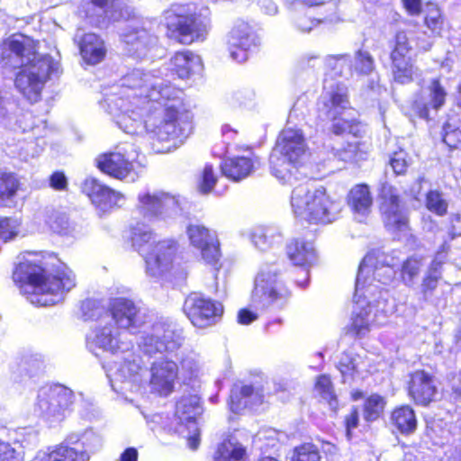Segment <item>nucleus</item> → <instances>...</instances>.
Returning <instances> with one entry per match:
<instances>
[{"mask_svg":"<svg viewBox=\"0 0 461 461\" xmlns=\"http://www.w3.org/2000/svg\"><path fill=\"white\" fill-rule=\"evenodd\" d=\"M50 186L56 191H64L68 187V178L61 171H56L50 176Z\"/></svg>","mask_w":461,"mask_h":461,"instance_id":"nucleus-62","label":"nucleus"},{"mask_svg":"<svg viewBox=\"0 0 461 461\" xmlns=\"http://www.w3.org/2000/svg\"><path fill=\"white\" fill-rule=\"evenodd\" d=\"M307 144L303 131L292 127L285 128L279 134L271 152L274 167L282 166V157L301 165L306 156Z\"/></svg>","mask_w":461,"mask_h":461,"instance_id":"nucleus-14","label":"nucleus"},{"mask_svg":"<svg viewBox=\"0 0 461 461\" xmlns=\"http://www.w3.org/2000/svg\"><path fill=\"white\" fill-rule=\"evenodd\" d=\"M384 407V399L376 394L371 395L365 403V419L368 421L376 420Z\"/></svg>","mask_w":461,"mask_h":461,"instance_id":"nucleus-53","label":"nucleus"},{"mask_svg":"<svg viewBox=\"0 0 461 461\" xmlns=\"http://www.w3.org/2000/svg\"><path fill=\"white\" fill-rule=\"evenodd\" d=\"M138 200L140 212L150 219L172 220L181 216L183 212L179 196L162 191L140 194Z\"/></svg>","mask_w":461,"mask_h":461,"instance_id":"nucleus-9","label":"nucleus"},{"mask_svg":"<svg viewBox=\"0 0 461 461\" xmlns=\"http://www.w3.org/2000/svg\"><path fill=\"white\" fill-rule=\"evenodd\" d=\"M423 266V260L419 257H410L402 262L400 278L404 285L412 287L416 284Z\"/></svg>","mask_w":461,"mask_h":461,"instance_id":"nucleus-41","label":"nucleus"},{"mask_svg":"<svg viewBox=\"0 0 461 461\" xmlns=\"http://www.w3.org/2000/svg\"><path fill=\"white\" fill-rule=\"evenodd\" d=\"M21 292L36 306L54 305L63 300L64 294L76 286V276L67 266L53 273L46 270L35 259L20 261L13 273Z\"/></svg>","mask_w":461,"mask_h":461,"instance_id":"nucleus-4","label":"nucleus"},{"mask_svg":"<svg viewBox=\"0 0 461 461\" xmlns=\"http://www.w3.org/2000/svg\"><path fill=\"white\" fill-rule=\"evenodd\" d=\"M1 62L3 67L21 68L15 77L14 86L31 103L41 99L50 75L58 67L50 55L39 54L34 42L23 35L9 39L3 50Z\"/></svg>","mask_w":461,"mask_h":461,"instance_id":"nucleus-3","label":"nucleus"},{"mask_svg":"<svg viewBox=\"0 0 461 461\" xmlns=\"http://www.w3.org/2000/svg\"><path fill=\"white\" fill-rule=\"evenodd\" d=\"M288 258L295 266H311L317 258L312 243L303 240H292L286 246Z\"/></svg>","mask_w":461,"mask_h":461,"instance_id":"nucleus-32","label":"nucleus"},{"mask_svg":"<svg viewBox=\"0 0 461 461\" xmlns=\"http://www.w3.org/2000/svg\"><path fill=\"white\" fill-rule=\"evenodd\" d=\"M42 367V361L37 355H24L12 366L14 381L21 382L34 375Z\"/></svg>","mask_w":461,"mask_h":461,"instance_id":"nucleus-37","label":"nucleus"},{"mask_svg":"<svg viewBox=\"0 0 461 461\" xmlns=\"http://www.w3.org/2000/svg\"><path fill=\"white\" fill-rule=\"evenodd\" d=\"M186 233L190 243L200 250L203 259L207 264L216 267L221 258L216 233L199 224L189 225Z\"/></svg>","mask_w":461,"mask_h":461,"instance_id":"nucleus-20","label":"nucleus"},{"mask_svg":"<svg viewBox=\"0 0 461 461\" xmlns=\"http://www.w3.org/2000/svg\"><path fill=\"white\" fill-rule=\"evenodd\" d=\"M380 211L385 227L392 231L406 230L408 219L400 205L397 190L388 184H384L380 191Z\"/></svg>","mask_w":461,"mask_h":461,"instance_id":"nucleus-18","label":"nucleus"},{"mask_svg":"<svg viewBox=\"0 0 461 461\" xmlns=\"http://www.w3.org/2000/svg\"><path fill=\"white\" fill-rule=\"evenodd\" d=\"M246 450L236 438L224 440L218 447L216 461H245Z\"/></svg>","mask_w":461,"mask_h":461,"instance_id":"nucleus-40","label":"nucleus"},{"mask_svg":"<svg viewBox=\"0 0 461 461\" xmlns=\"http://www.w3.org/2000/svg\"><path fill=\"white\" fill-rule=\"evenodd\" d=\"M372 204L373 198L366 185H357L350 190L348 205L358 221H363L370 213Z\"/></svg>","mask_w":461,"mask_h":461,"instance_id":"nucleus-31","label":"nucleus"},{"mask_svg":"<svg viewBox=\"0 0 461 461\" xmlns=\"http://www.w3.org/2000/svg\"><path fill=\"white\" fill-rule=\"evenodd\" d=\"M85 321L98 320L105 313V309L96 300L87 299L82 303L81 306Z\"/></svg>","mask_w":461,"mask_h":461,"instance_id":"nucleus-57","label":"nucleus"},{"mask_svg":"<svg viewBox=\"0 0 461 461\" xmlns=\"http://www.w3.org/2000/svg\"><path fill=\"white\" fill-rule=\"evenodd\" d=\"M221 168L226 177L233 181H240L253 172L254 163L249 158L236 157L224 160Z\"/></svg>","mask_w":461,"mask_h":461,"instance_id":"nucleus-33","label":"nucleus"},{"mask_svg":"<svg viewBox=\"0 0 461 461\" xmlns=\"http://www.w3.org/2000/svg\"><path fill=\"white\" fill-rule=\"evenodd\" d=\"M109 309L113 321L120 329L138 328L145 322L141 309L130 299L113 298L110 302Z\"/></svg>","mask_w":461,"mask_h":461,"instance_id":"nucleus-23","label":"nucleus"},{"mask_svg":"<svg viewBox=\"0 0 461 461\" xmlns=\"http://www.w3.org/2000/svg\"><path fill=\"white\" fill-rule=\"evenodd\" d=\"M399 259L380 251H372L366 255L359 265L355 299L356 305L352 312V330L357 337L366 335L372 327L382 324L387 313L385 291L381 285L390 284L395 275L393 267Z\"/></svg>","mask_w":461,"mask_h":461,"instance_id":"nucleus-2","label":"nucleus"},{"mask_svg":"<svg viewBox=\"0 0 461 461\" xmlns=\"http://www.w3.org/2000/svg\"><path fill=\"white\" fill-rule=\"evenodd\" d=\"M117 149L115 152L105 153L96 158L98 168L114 178L134 182L138 178L133 165L138 153L136 149L129 144Z\"/></svg>","mask_w":461,"mask_h":461,"instance_id":"nucleus-11","label":"nucleus"},{"mask_svg":"<svg viewBox=\"0 0 461 461\" xmlns=\"http://www.w3.org/2000/svg\"><path fill=\"white\" fill-rule=\"evenodd\" d=\"M180 90L158 74L133 68L119 81L104 103L107 112L124 132H147L158 153L170 152L192 131L191 117L181 113Z\"/></svg>","mask_w":461,"mask_h":461,"instance_id":"nucleus-1","label":"nucleus"},{"mask_svg":"<svg viewBox=\"0 0 461 461\" xmlns=\"http://www.w3.org/2000/svg\"><path fill=\"white\" fill-rule=\"evenodd\" d=\"M447 249H448V246L447 245V241H444V243L441 245L439 249L437 251L435 258L432 260L427 273L441 275L439 272V268H440L444 259L446 258V253H447Z\"/></svg>","mask_w":461,"mask_h":461,"instance_id":"nucleus-61","label":"nucleus"},{"mask_svg":"<svg viewBox=\"0 0 461 461\" xmlns=\"http://www.w3.org/2000/svg\"><path fill=\"white\" fill-rule=\"evenodd\" d=\"M251 240L258 249L267 250L274 243V230L269 228L258 227L251 233Z\"/></svg>","mask_w":461,"mask_h":461,"instance_id":"nucleus-48","label":"nucleus"},{"mask_svg":"<svg viewBox=\"0 0 461 461\" xmlns=\"http://www.w3.org/2000/svg\"><path fill=\"white\" fill-rule=\"evenodd\" d=\"M208 8L193 14L190 5H176L166 13V23L170 37L183 44L203 41L209 32L211 21Z\"/></svg>","mask_w":461,"mask_h":461,"instance_id":"nucleus-7","label":"nucleus"},{"mask_svg":"<svg viewBox=\"0 0 461 461\" xmlns=\"http://www.w3.org/2000/svg\"><path fill=\"white\" fill-rule=\"evenodd\" d=\"M45 221L50 230L59 234H66L69 228L67 215L54 210L48 212Z\"/></svg>","mask_w":461,"mask_h":461,"instance_id":"nucleus-50","label":"nucleus"},{"mask_svg":"<svg viewBox=\"0 0 461 461\" xmlns=\"http://www.w3.org/2000/svg\"><path fill=\"white\" fill-rule=\"evenodd\" d=\"M75 41H77L80 54L84 61L89 65H95L101 62L106 54V48L104 41L95 33L80 34L79 32L75 35Z\"/></svg>","mask_w":461,"mask_h":461,"instance_id":"nucleus-30","label":"nucleus"},{"mask_svg":"<svg viewBox=\"0 0 461 461\" xmlns=\"http://www.w3.org/2000/svg\"><path fill=\"white\" fill-rule=\"evenodd\" d=\"M89 454L84 447H68L60 444L54 450L35 461H88Z\"/></svg>","mask_w":461,"mask_h":461,"instance_id":"nucleus-36","label":"nucleus"},{"mask_svg":"<svg viewBox=\"0 0 461 461\" xmlns=\"http://www.w3.org/2000/svg\"><path fill=\"white\" fill-rule=\"evenodd\" d=\"M86 347L95 356L99 355V350L117 355L131 349L132 344L131 341L123 340L119 328L109 322L105 325H97L86 335Z\"/></svg>","mask_w":461,"mask_h":461,"instance_id":"nucleus-15","label":"nucleus"},{"mask_svg":"<svg viewBox=\"0 0 461 461\" xmlns=\"http://www.w3.org/2000/svg\"><path fill=\"white\" fill-rule=\"evenodd\" d=\"M393 425L402 434L412 433L417 428L414 411L408 405L396 408L391 415Z\"/></svg>","mask_w":461,"mask_h":461,"instance_id":"nucleus-38","label":"nucleus"},{"mask_svg":"<svg viewBox=\"0 0 461 461\" xmlns=\"http://www.w3.org/2000/svg\"><path fill=\"white\" fill-rule=\"evenodd\" d=\"M324 90L319 103V111L332 122L330 131L335 135L350 133L357 136L359 132V124L349 118V103L348 89L343 84L324 80Z\"/></svg>","mask_w":461,"mask_h":461,"instance_id":"nucleus-6","label":"nucleus"},{"mask_svg":"<svg viewBox=\"0 0 461 461\" xmlns=\"http://www.w3.org/2000/svg\"><path fill=\"white\" fill-rule=\"evenodd\" d=\"M23 447L19 443L11 446L0 440V461H23Z\"/></svg>","mask_w":461,"mask_h":461,"instance_id":"nucleus-56","label":"nucleus"},{"mask_svg":"<svg viewBox=\"0 0 461 461\" xmlns=\"http://www.w3.org/2000/svg\"><path fill=\"white\" fill-rule=\"evenodd\" d=\"M21 228V221L17 218H2L0 219V239L8 241L15 238Z\"/></svg>","mask_w":461,"mask_h":461,"instance_id":"nucleus-52","label":"nucleus"},{"mask_svg":"<svg viewBox=\"0 0 461 461\" xmlns=\"http://www.w3.org/2000/svg\"><path fill=\"white\" fill-rule=\"evenodd\" d=\"M73 392L62 385L45 386L39 390L34 412L50 423L61 421L73 402Z\"/></svg>","mask_w":461,"mask_h":461,"instance_id":"nucleus-8","label":"nucleus"},{"mask_svg":"<svg viewBox=\"0 0 461 461\" xmlns=\"http://www.w3.org/2000/svg\"><path fill=\"white\" fill-rule=\"evenodd\" d=\"M338 367L343 376L344 382H346L348 377H351L353 374L357 371V358L351 354L344 353L340 357Z\"/></svg>","mask_w":461,"mask_h":461,"instance_id":"nucleus-59","label":"nucleus"},{"mask_svg":"<svg viewBox=\"0 0 461 461\" xmlns=\"http://www.w3.org/2000/svg\"><path fill=\"white\" fill-rule=\"evenodd\" d=\"M264 401L260 387L242 383L235 384L230 394V409L234 413H240L246 409H254Z\"/></svg>","mask_w":461,"mask_h":461,"instance_id":"nucleus-28","label":"nucleus"},{"mask_svg":"<svg viewBox=\"0 0 461 461\" xmlns=\"http://www.w3.org/2000/svg\"><path fill=\"white\" fill-rule=\"evenodd\" d=\"M282 166L276 167L271 162V156L269 157V165L271 174L282 184L293 185L300 178L299 167L301 165L292 163L289 159L282 157Z\"/></svg>","mask_w":461,"mask_h":461,"instance_id":"nucleus-39","label":"nucleus"},{"mask_svg":"<svg viewBox=\"0 0 461 461\" xmlns=\"http://www.w3.org/2000/svg\"><path fill=\"white\" fill-rule=\"evenodd\" d=\"M183 336L171 325L156 323L150 333L141 337L139 347L140 351L149 357L164 352H173L183 343Z\"/></svg>","mask_w":461,"mask_h":461,"instance_id":"nucleus-13","label":"nucleus"},{"mask_svg":"<svg viewBox=\"0 0 461 461\" xmlns=\"http://www.w3.org/2000/svg\"><path fill=\"white\" fill-rule=\"evenodd\" d=\"M447 96V90L439 78H433L415 97L412 110L420 118L428 120L429 110L438 112L445 104Z\"/></svg>","mask_w":461,"mask_h":461,"instance_id":"nucleus-21","label":"nucleus"},{"mask_svg":"<svg viewBox=\"0 0 461 461\" xmlns=\"http://www.w3.org/2000/svg\"><path fill=\"white\" fill-rule=\"evenodd\" d=\"M287 295V289L277 277L276 267H267L258 273L252 293L255 303L267 307L275 302L283 301Z\"/></svg>","mask_w":461,"mask_h":461,"instance_id":"nucleus-17","label":"nucleus"},{"mask_svg":"<svg viewBox=\"0 0 461 461\" xmlns=\"http://www.w3.org/2000/svg\"><path fill=\"white\" fill-rule=\"evenodd\" d=\"M172 70L179 78H187L201 68V59L191 51L176 52L171 59Z\"/></svg>","mask_w":461,"mask_h":461,"instance_id":"nucleus-34","label":"nucleus"},{"mask_svg":"<svg viewBox=\"0 0 461 461\" xmlns=\"http://www.w3.org/2000/svg\"><path fill=\"white\" fill-rule=\"evenodd\" d=\"M443 141L450 148H456L461 144V129L450 122L443 126Z\"/></svg>","mask_w":461,"mask_h":461,"instance_id":"nucleus-58","label":"nucleus"},{"mask_svg":"<svg viewBox=\"0 0 461 461\" xmlns=\"http://www.w3.org/2000/svg\"><path fill=\"white\" fill-rule=\"evenodd\" d=\"M203 412L200 398L197 394H184L176 403V418L181 427L186 429L188 446L195 450L200 443V429L197 417Z\"/></svg>","mask_w":461,"mask_h":461,"instance_id":"nucleus-16","label":"nucleus"},{"mask_svg":"<svg viewBox=\"0 0 461 461\" xmlns=\"http://www.w3.org/2000/svg\"><path fill=\"white\" fill-rule=\"evenodd\" d=\"M408 388L413 401L424 406L434 401L438 392L433 376L423 370H417L411 375Z\"/></svg>","mask_w":461,"mask_h":461,"instance_id":"nucleus-29","label":"nucleus"},{"mask_svg":"<svg viewBox=\"0 0 461 461\" xmlns=\"http://www.w3.org/2000/svg\"><path fill=\"white\" fill-rule=\"evenodd\" d=\"M20 187L18 178L11 173H0V200L5 203L13 201Z\"/></svg>","mask_w":461,"mask_h":461,"instance_id":"nucleus-45","label":"nucleus"},{"mask_svg":"<svg viewBox=\"0 0 461 461\" xmlns=\"http://www.w3.org/2000/svg\"><path fill=\"white\" fill-rule=\"evenodd\" d=\"M254 98V93L250 90H238L231 95V102L233 104L246 105Z\"/></svg>","mask_w":461,"mask_h":461,"instance_id":"nucleus-64","label":"nucleus"},{"mask_svg":"<svg viewBox=\"0 0 461 461\" xmlns=\"http://www.w3.org/2000/svg\"><path fill=\"white\" fill-rule=\"evenodd\" d=\"M426 206L438 215H444L447 211V202L438 191H429L426 196Z\"/></svg>","mask_w":461,"mask_h":461,"instance_id":"nucleus-54","label":"nucleus"},{"mask_svg":"<svg viewBox=\"0 0 461 461\" xmlns=\"http://www.w3.org/2000/svg\"><path fill=\"white\" fill-rule=\"evenodd\" d=\"M411 162L406 151L399 149L394 151L390 158V165L396 175H402L406 172Z\"/></svg>","mask_w":461,"mask_h":461,"instance_id":"nucleus-60","label":"nucleus"},{"mask_svg":"<svg viewBox=\"0 0 461 461\" xmlns=\"http://www.w3.org/2000/svg\"><path fill=\"white\" fill-rule=\"evenodd\" d=\"M292 461H321V454L316 446L303 444L294 449Z\"/></svg>","mask_w":461,"mask_h":461,"instance_id":"nucleus-55","label":"nucleus"},{"mask_svg":"<svg viewBox=\"0 0 461 461\" xmlns=\"http://www.w3.org/2000/svg\"><path fill=\"white\" fill-rule=\"evenodd\" d=\"M441 278V275H435L433 273H426L422 278V282L419 288V300L420 302H429L438 286V282Z\"/></svg>","mask_w":461,"mask_h":461,"instance_id":"nucleus-49","label":"nucleus"},{"mask_svg":"<svg viewBox=\"0 0 461 461\" xmlns=\"http://www.w3.org/2000/svg\"><path fill=\"white\" fill-rule=\"evenodd\" d=\"M117 355L116 357L118 359L114 361L113 366H109L107 376L111 381L138 382L140 373L142 370L140 357L135 355L131 349L122 351Z\"/></svg>","mask_w":461,"mask_h":461,"instance_id":"nucleus-27","label":"nucleus"},{"mask_svg":"<svg viewBox=\"0 0 461 461\" xmlns=\"http://www.w3.org/2000/svg\"><path fill=\"white\" fill-rule=\"evenodd\" d=\"M425 22L427 26L432 31H436L440 27L441 14L436 6L432 5L429 10V14L425 18Z\"/></svg>","mask_w":461,"mask_h":461,"instance_id":"nucleus-63","label":"nucleus"},{"mask_svg":"<svg viewBox=\"0 0 461 461\" xmlns=\"http://www.w3.org/2000/svg\"><path fill=\"white\" fill-rule=\"evenodd\" d=\"M411 50L406 34L402 32L395 35L390 55L393 79L400 84H407L413 78L417 68L413 66L408 54Z\"/></svg>","mask_w":461,"mask_h":461,"instance_id":"nucleus-19","label":"nucleus"},{"mask_svg":"<svg viewBox=\"0 0 461 461\" xmlns=\"http://www.w3.org/2000/svg\"><path fill=\"white\" fill-rule=\"evenodd\" d=\"M183 309L192 324L199 329L216 324L223 313L221 303L198 293H192L185 298Z\"/></svg>","mask_w":461,"mask_h":461,"instance_id":"nucleus-12","label":"nucleus"},{"mask_svg":"<svg viewBox=\"0 0 461 461\" xmlns=\"http://www.w3.org/2000/svg\"><path fill=\"white\" fill-rule=\"evenodd\" d=\"M315 390L326 400L331 408L337 405L336 396L333 391L330 378L328 375H321L315 384Z\"/></svg>","mask_w":461,"mask_h":461,"instance_id":"nucleus-51","label":"nucleus"},{"mask_svg":"<svg viewBox=\"0 0 461 461\" xmlns=\"http://www.w3.org/2000/svg\"><path fill=\"white\" fill-rule=\"evenodd\" d=\"M291 206L296 218L315 224L336 221L342 209L341 203L333 199L324 187H311L308 184L294 188Z\"/></svg>","mask_w":461,"mask_h":461,"instance_id":"nucleus-5","label":"nucleus"},{"mask_svg":"<svg viewBox=\"0 0 461 461\" xmlns=\"http://www.w3.org/2000/svg\"><path fill=\"white\" fill-rule=\"evenodd\" d=\"M217 174L212 164L206 163L202 170L197 189L203 194H210L217 182Z\"/></svg>","mask_w":461,"mask_h":461,"instance_id":"nucleus-46","label":"nucleus"},{"mask_svg":"<svg viewBox=\"0 0 461 461\" xmlns=\"http://www.w3.org/2000/svg\"><path fill=\"white\" fill-rule=\"evenodd\" d=\"M82 192L102 212H106L115 206H121L124 201L123 194L104 185L95 178H86L84 181Z\"/></svg>","mask_w":461,"mask_h":461,"instance_id":"nucleus-24","label":"nucleus"},{"mask_svg":"<svg viewBox=\"0 0 461 461\" xmlns=\"http://www.w3.org/2000/svg\"><path fill=\"white\" fill-rule=\"evenodd\" d=\"M153 233L145 226L133 228L131 233L132 247L144 258L155 242L152 241Z\"/></svg>","mask_w":461,"mask_h":461,"instance_id":"nucleus-42","label":"nucleus"},{"mask_svg":"<svg viewBox=\"0 0 461 461\" xmlns=\"http://www.w3.org/2000/svg\"><path fill=\"white\" fill-rule=\"evenodd\" d=\"M326 66L330 69L332 76L348 78L352 76L350 62L348 55L329 56L326 59Z\"/></svg>","mask_w":461,"mask_h":461,"instance_id":"nucleus-44","label":"nucleus"},{"mask_svg":"<svg viewBox=\"0 0 461 461\" xmlns=\"http://www.w3.org/2000/svg\"><path fill=\"white\" fill-rule=\"evenodd\" d=\"M177 251L178 244L175 240L156 242L144 256L146 275L154 281L166 279L174 268Z\"/></svg>","mask_w":461,"mask_h":461,"instance_id":"nucleus-10","label":"nucleus"},{"mask_svg":"<svg viewBox=\"0 0 461 461\" xmlns=\"http://www.w3.org/2000/svg\"><path fill=\"white\" fill-rule=\"evenodd\" d=\"M92 4L100 8L109 21L129 19L134 14L133 9L124 0H92Z\"/></svg>","mask_w":461,"mask_h":461,"instance_id":"nucleus-35","label":"nucleus"},{"mask_svg":"<svg viewBox=\"0 0 461 461\" xmlns=\"http://www.w3.org/2000/svg\"><path fill=\"white\" fill-rule=\"evenodd\" d=\"M227 45L230 58L242 63L248 59L250 48L257 45V36L247 23L239 21L228 35Z\"/></svg>","mask_w":461,"mask_h":461,"instance_id":"nucleus-22","label":"nucleus"},{"mask_svg":"<svg viewBox=\"0 0 461 461\" xmlns=\"http://www.w3.org/2000/svg\"><path fill=\"white\" fill-rule=\"evenodd\" d=\"M334 157L345 162H357L364 158V153L359 150L357 143H348L342 148H331Z\"/></svg>","mask_w":461,"mask_h":461,"instance_id":"nucleus-47","label":"nucleus"},{"mask_svg":"<svg viewBox=\"0 0 461 461\" xmlns=\"http://www.w3.org/2000/svg\"><path fill=\"white\" fill-rule=\"evenodd\" d=\"M178 367L176 362L166 358L154 361L150 366L151 389L161 395H167L174 389Z\"/></svg>","mask_w":461,"mask_h":461,"instance_id":"nucleus-26","label":"nucleus"},{"mask_svg":"<svg viewBox=\"0 0 461 461\" xmlns=\"http://www.w3.org/2000/svg\"><path fill=\"white\" fill-rule=\"evenodd\" d=\"M122 39L128 47V52L137 58L144 57L157 42L156 36L140 22H131L122 33Z\"/></svg>","mask_w":461,"mask_h":461,"instance_id":"nucleus-25","label":"nucleus"},{"mask_svg":"<svg viewBox=\"0 0 461 461\" xmlns=\"http://www.w3.org/2000/svg\"><path fill=\"white\" fill-rule=\"evenodd\" d=\"M351 72L357 76H369L375 70V60L367 50H357L350 62Z\"/></svg>","mask_w":461,"mask_h":461,"instance_id":"nucleus-43","label":"nucleus"}]
</instances>
